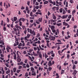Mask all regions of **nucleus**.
Returning <instances> with one entry per match:
<instances>
[{"instance_id":"17","label":"nucleus","mask_w":78,"mask_h":78,"mask_svg":"<svg viewBox=\"0 0 78 78\" xmlns=\"http://www.w3.org/2000/svg\"><path fill=\"white\" fill-rule=\"evenodd\" d=\"M52 41H55V37H54L51 36Z\"/></svg>"},{"instance_id":"20","label":"nucleus","mask_w":78,"mask_h":78,"mask_svg":"<svg viewBox=\"0 0 78 78\" xmlns=\"http://www.w3.org/2000/svg\"><path fill=\"white\" fill-rule=\"evenodd\" d=\"M27 31V29H26L24 30L23 32L25 34H26Z\"/></svg>"},{"instance_id":"64","label":"nucleus","mask_w":78,"mask_h":78,"mask_svg":"<svg viewBox=\"0 0 78 78\" xmlns=\"http://www.w3.org/2000/svg\"><path fill=\"white\" fill-rule=\"evenodd\" d=\"M22 46H23V47H24V46H25V43L22 44Z\"/></svg>"},{"instance_id":"37","label":"nucleus","mask_w":78,"mask_h":78,"mask_svg":"<svg viewBox=\"0 0 78 78\" xmlns=\"http://www.w3.org/2000/svg\"><path fill=\"white\" fill-rule=\"evenodd\" d=\"M39 22H42V18H39Z\"/></svg>"},{"instance_id":"54","label":"nucleus","mask_w":78,"mask_h":78,"mask_svg":"<svg viewBox=\"0 0 78 78\" xmlns=\"http://www.w3.org/2000/svg\"><path fill=\"white\" fill-rule=\"evenodd\" d=\"M65 13H66V11H65V10H64V9H63V10L62 13L63 14H65Z\"/></svg>"},{"instance_id":"34","label":"nucleus","mask_w":78,"mask_h":78,"mask_svg":"<svg viewBox=\"0 0 78 78\" xmlns=\"http://www.w3.org/2000/svg\"><path fill=\"white\" fill-rule=\"evenodd\" d=\"M16 68H14L13 69V70L14 72H16Z\"/></svg>"},{"instance_id":"41","label":"nucleus","mask_w":78,"mask_h":78,"mask_svg":"<svg viewBox=\"0 0 78 78\" xmlns=\"http://www.w3.org/2000/svg\"><path fill=\"white\" fill-rule=\"evenodd\" d=\"M25 76L27 77V76H28V73L27 72L26 73H25Z\"/></svg>"},{"instance_id":"32","label":"nucleus","mask_w":78,"mask_h":78,"mask_svg":"<svg viewBox=\"0 0 78 78\" xmlns=\"http://www.w3.org/2000/svg\"><path fill=\"white\" fill-rule=\"evenodd\" d=\"M7 48H8L9 49H10V50H11V47L9 46L8 45H7Z\"/></svg>"},{"instance_id":"9","label":"nucleus","mask_w":78,"mask_h":78,"mask_svg":"<svg viewBox=\"0 0 78 78\" xmlns=\"http://www.w3.org/2000/svg\"><path fill=\"white\" fill-rule=\"evenodd\" d=\"M17 61L18 62H20L21 61V59L20 58V57H17Z\"/></svg>"},{"instance_id":"23","label":"nucleus","mask_w":78,"mask_h":78,"mask_svg":"<svg viewBox=\"0 0 78 78\" xmlns=\"http://www.w3.org/2000/svg\"><path fill=\"white\" fill-rule=\"evenodd\" d=\"M17 18L16 17H14V20L15 22H16V20H17Z\"/></svg>"},{"instance_id":"43","label":"nucleus","mask_w":78,"mask_h":78,"mask_svg":"<svg viewBox=\"0 0 78 78\" xmlns=\"http://www.w3.org/2000/svg\"><path fill=\"white\" fill-rule=\"evenodd\" d=\"M30 16L32 17L33 16V12H31L30 13Z\"/></svg>"},{"instance_id":"38","label":"nucleus","mask_w":78,"mask_h":78,"mask_svg":"<svg viewBox=\"0 0 78 78\" xmlns=\"http://www.w3.org/2000/svg\"><path fill=\"white\" fill-rule=\"evenodd\" d=\"M11 75L12 76L13 75V71H12V70H11Z\"/></svg>"},{"instance_id":"49","label":"nucleus","mask_w":78,"mask_h":78,"mask_svg":"<svg viewBox=\"0 0 78 78\" xmlns=\"http://www.w3.org/2000/svg\"><path fill=\"white\" fill-rule=\"evenodd\" d=\"M15 27L17 29H18L19 27V26H18L17 25H15Z\"/></svg>"},{"instance_id":"22","label":"nucleus","mask_w":78,"mask_h":78,"mask_svg":"<svg viewBox=\"0 0 78 78\" xmlns=\"http://www.w3.org/2000/svg\"><path fill=\"white\" fill-rule=\"evenodd\" d=\"M73 69H75V68H76V66L75 65L73 64Z\"/></svg>"},{"instance_id":"19","label":"nucleus","mask_w":78,"mask_h":78,"mask_svg":"<svg viewBox=\"0 0 78 78\" xmlns=\"http://www.w3.org/2000/svg\"><path fill=\"white\" fill-rule=\"evenodd\" d=\"M17 32H18V33H17V35L20 34V32H22V31L19 30H17Z\"/></svg>"},{"instance_id":"12","label":"nucleus","mask_w":78,"mask_h":78,"mask_svg":"<svg viewBox=\"0 0 78 78\" xmlns=\"http://www.w3.org/2000/svg\"><path fill=\"white\" fill-rule=\"evenodd\" d=\"M51 61L50 60L48 62V65L50 67V66H51Z\"/></svg>"},{"instance_id":"5","label":"nucleus","mask_w":78,"mask_h":78,"mask_svg":"<svg viewBox=\"0 0 78 78\" xmlns=\"http://www.w3.org/2000/svg\"><path fill=\"white\" fill-rule=\"evenodd\" d=\"M78 73V71L74 69L73 70V73H72V75H76V73Z\"/></svg>"},{"instance_id":"39","label":"nucleus","mask_w":78,"mask_h":78,"mask_svg":"<svg viewBox=\"0 0 78 78\" xmlns=\"http://www.w3.org/2000/svg\"><path fill=\"white\" fill-rule=\"evenodd\" d=\"M48 69L49 71H51V69H52V68H51V67H49Z\"/></svg>"},{"instance_id":"21","label":"nucleus","mask_w":78,"mask_h":78,"mask_svg":"<svg viewBox=\"0 0 78 78\" xmlns=\"http://www.w3.org/2000/svg\"><path fill=\"white\" fill-rule=\"evenodd\" d=\"M57 20H51L50 21L51 23H53V22H56L57 21Z\"/></svg>"},{"instance_id":"11","label":"nucleus","mask_w":78,"mask_h":78,"mask_svg":"<svg viewBox=\"0 0 78 78\" xmlns=\"http://www.w3.org/2000/svg\"><path fill=\"white\" fill-rule=\"evenodd\" d=\"M37 54H38V55L39 56V57L40 58H42V55L41 54V52H39L38 53H37Z\"/></svg>"},{"instance_id":"28","label":"nucleus","mask_w":78,"mask_h":78,"mask_svg":"<svg viewBox=\"0 0 78 78\" xmlns=\"http://www.w3.org/2000/svg\"><path fill=\"white\" fill-rule=\"evenodd\" d=\"M58 53L59 54V55H61V53H62V52H61V51H58Z\"/></svg>"},{"instance_id":"48","label":"nucleus","mask_w":78,"mask_h":78,"mask_svg":"<svg viewBox=\"0 0 78 78\" xmlns=\"http://www.w3.org/2000/svg\"><path fill=\"white\" fill-rule=\"evenodd\" d=\"M45 58L46 59L47 57H48V56L46 54V53H45Z\"/></svg>"},{"instance_id":"61","label":"nucleus","mask_w":78,"mask_h":78,"mask_svg":"<svg viewBox=\"0 0 78 78\" xmlns=\"http://www.w3.org/2000/svg\"><path fill=\"white\" fill-rule=\"evenodd\" d=\"M70 2L71 3H73V1L72 0H70Z\"/></svg>"},{"instance_id":"6","label":"nucleus","mask_w":78,"mask_h":78,"mask_svg":"<svg viewBox=\"0 0 78 78\" xmlns=\"http://www.w3.org/2000/svg\"><path fill=\"white\" fill-rule=\"evenodd\" d=\"M67 17H68V15H63L62 17V19H66Z\"/></svg>"},{"instance_id":"2","label":"nucleus","mask_w":78,"mask_h":78,"mask_svg":"<svg viewBox=\"0 0 78 78\" xmlns=\"http://www.w3.org/2000/svg\"><path fill=\"white\" fill-rule=\"evenodd\" d=\"M27 31L28 33H30V34H34L33 36H35V32H34V30L32 31V29H30L29 28H27Z\"/></svg>"},{"instance_id":"40","label":"nucleus","mask_w":78,"mask_h":78,"mask_svg":"<svg viewBox=\"0 0 78 78\" xmlns=\"http://www.w3.org/2000/svg\"><path fill=\"white\" fill-rule=\"evenodd\" d=\"M29 64L30 66H33V64H32L30 62H29Z\"/></svg>"},{"instance_id":"14","label":"nucleus","mask_w":78,"mask_h":78,"mask_svg":"<svg viewBox=\"0 0 78 78\" xmlns=\"http://www.w3.org/2000/svg\"><path fill=\"white\" fill-rule=\"evenodd\" d=\"M1 71L2 72V74L4 75V73H5V71H4L3 68L2 67V68Z\"/></svg>"},{"instance_id":"25","label":"nucleus","mask_w":78,"mask_h":78,"mask_svg":"<svg viewBox=\"0 0 78 78\" xmlns=\"http://www.w3.org/2000/svg\"><path fill=\"white\" fill-rule=\"evenodd\" d=\"M15 43H16L17 45H18L19 44V42L18 41V40H16L15 41Z\"/></svg>"},{"instance_id":"58","label":"nucleus","mask_w":78,"mask_h":78,"mask_svg":"<svg viewBox=\"0 0 78 78\" xmlns=\"http://www.w3.org/2000/svg\"><path fill=\"white\" fill-rule=\"evenodd\" d=\"M30 36V34H27V38H29Z\"/></svg>"},{"instance_id":"16","label":"nucleus","mask_w":78,"mask_h":78,"mask_svg":"<svg viewBox=\"0 0 78 78\" xmlns=\"http://www.w3.org/2000/svg\"><path fill=\"white\" fill-rule=\"evenodd\" d=\"M37 53H40L39 51H40V49H39V48L38 47H37Z\"/></svg>"},{"instance_id":"10","label":"nucleus","mask_w":78,"mask_h":78,"mask_svg":"<svg viewBox=\"0 0 78 78\" xmlns=\"http://www.w3.org/2000/svg\"><path fill=\"white\" fill-rule=\"evenodd\" d=\"M52 17H53V19H54L55 20V19H56V16H55V14H54V13H53L52 14Z\"/></svg>"},{"instance_id":"57","label":"nucleus","mask_w":78,"mask_h":78,"mask_svg":"<svg viewBox=\"0 0 78 78\" xmlns=\"http://www.w3.org/2000/svg\"><path fill=\"white\" fill-rule=\"evenodd\" d=\"M49 2L50 3H51L52 4L53 3V2L51 1V0H50Z\"/></svg>"},{"instance_id":"42","label":"nucleus","mask_w":78,"mask_h":78,"mask_svg":"<svg viewBox=\"0 0 78 78\" xmlns=\"http://www.w3.org/2000/svg\"><path fill=\"white\" fill-rule=\"evenodd\" d=\"M71 17H72V15H69L68 16V19H70V18H71Z\"/></svg>"},{"instance_id":"26","label":"nucleus","mask_w":78,"mask_h":78,"mask_svg":"<svg viewBox=\"0 0 78 78\" xmlns=\"http://www.w3.org/2000/svg\"><path fill=\"white\" fill-rule=\"evenodd\" d=\"M13 59H15V60H16V59H17V58H16V55H14L13 56Z\"/></svg>"},{"instance_id":"50","label":"nucleus","mask_w":78,"mask_h":78,"mask_svg":"<svg viewBox=\"0 0 78 78\" xmlns=\"http://www.w3.org/2000/svg\"><path fill=\"white\" fill-rule=\"evenodd\" d=\"M22 66H19L18 69H22Z\"/></svg>"},{"instance_id":"18","label":"nucleus","mask_w":78,"mask_h":78,"mask_svg":"<svg viewBox=\"0 0 78 78\" xmlns=\"http://www.w3.org/2000/svg\"><path fill=\"white\" fill-rule=\"evenodd\" d=\"M27 38H28L26 36L24 37V39H25V40H26V41H29V40L27 39Z\"/></svg>"},{"instance_id":"29","label":"nucleus","mask_w":78,"mask_h":78,"mask_svg":"<svg viewBox=\"0 0 78 78\" xmlns=\"http://www.w3.org/2000/svg\"><path fill=\"white\" fill-rule=\"evenodd\" d=\"M9 73H10V70H9V69L6 72V74H8Z\"/></svg>"},{"instance_id":"31","label":"nucleus","mask_w":78,"mask_h":78,"mask_svg":"<svg viewBox=\"0 0 78 78\" xmlns=\"http://www.w3.org/2000/svg\"><path fill=\"white\" fill-rule=\"evenodd\" d=\"M67 58L68 59H69V58H70V55H69V54H67Z\"/></svg>"},{"instance_id":"1","label":"nucleus","mask_w":78,"mask_h":78,"mask_svg":"<svg viewBox=\"0 0 78 78\" xmlns=\"http://www.w3.org/2000/svg\"><path fill=\"white\" fill-rule=\"evenodd\" d=\"M51 29L53 33H55V35H58V34H59V30L57 29L56 30L55 29V26H51Z\"/></svg>"},{"instance_id":"35","label":"nucleus","mask_w":78,"mask_h":78,"mask_svg":"<svg viewBox=\"0 0 78 78\" xmlns=\"http://www.w3.org/2000/svg\"><path fill=\"white\" fill-rule=\"evenodd\" d=\"M33 10L32 11L33 12H36V9H35V8H34L33 9Z\"/></svg>"},{"instance_id":"56","label":"nucleus","mask_w":78,"mask_h":78,"mask_svg":"<svg viewBox=\"0 0 78 78\" xmlns=\"http://www.w3.org/2000/svg\"><path fill=\"white\" fill-rule=\"evenodd\" d=\"M37 48L36 47H34V50L35 51H36V50H37Z\"/></svg>"},{"instance_id":"36","label":"nucleus","mask_w":78,"mask_h":78,"mask_svg":"<svg viewBox=\"0 0 78 78\" xmlns=\"http://www.w3.org/2000/svg\"><path fill=\"white\" fill-rule=\"evenodd\" d=\"M62 10H63V9L62 8L60 9H59L60 12L61 13V12H62Z\"/></svg>"},{"instance_id":"24","label":"nucleus","mask_w":78,"mask_h":78,"mask_svg":"<svg viewBox=\"0 0 78 78\" xmlns=\"http://www.w3.org/2000/svg\"><path fill=\"white\" fill-rule=\"evenodd\" d=\"M61 25H62L61 23H57L56 24V25L57 26H58V27H60V26H61Z\"/></svg>"},{"instance_id":"3","label":"nucleus","mask_w":78,"mask_h":78,"mask_svg":"<svg viewBox=\"0 0 78 78\" xmlns=\"http://www.w3.org/2000/svg\"><path fill=\"white\" fill-rule=\"evenodd\" d=\"M26 19H25L23 18H21L19 19V21L20 22L21 20L22 22H24L25 21V20H26Z\"/></svg>"},{"instance_id":"15","label":"nucleus","mask_w":78,"mask_h":78,"mask_svg":"<svg viewBox=\"0 0 78 78\" xmlns=\"http://www.w3.org/2000/svg\"><path fill=\"white\" fill-rule=\"evenodd\" d=\"M63 25H65V26H67L68 25V23H67L65 22H63Z\"/></svg>"},{"instance_id":"45","label":"nucleus","mask_w":78,"mask_h":78,"mask_svg":"<svg viewBox=\"0 0 78 78\" xmlns=\"http://www.w3.org/2000/svg\"><path fill=\"white\" fill-rule=\"evenodd\" d=\"M28 9H29V8H28V6H26V11H28V10H29Z\"/></svg>"},{"instance_id":"63","label":"nucleus","mask_w":78,"mask_h":78,"mask_svg":"<svg viewBox=\"0 0 78 78\" xmlns=\"http://www.w3.org/2000/svg\"><path fill=\"white\" fill-rule=\"evenodd\" d=\"M18 46L21 47V46H22V43H20V44L18 45Z\"/></svg>"},{"instance_id":"62","label":"nucleus","mask_w":78,"mask_h":78,"mask_svg":"<svg viewBox=\"0 0 78 78\" xmlns=\"http://www.w3.org/2000/svg\"><path fill=\"white\" fill-rule=\"evenodd\" d=\"M71 21L73 22L74 21V17H73L71 19Z\"/></svg>"},{"instance_id":"55","label":"nucleus","mask_w":78,"mask_h":78,"mask_svg":"<svg viewBox=\"0 0 78 78\" xmlns=\"http://www.w3.org/2000/svg\"><path fill=\"white\" fill-rule=\"evenodd\" d=\"M6 27H3V30L4 31H6Z\"/></svg>"},{"instance_id":"27","label":"nucleus","mask_w":78,"mask_h":78,"mask_svg":"<svg viewBox=\"0 0 78 78\" xmlns=\"http://www.w3.org/2000/svg\"><path fill=\"white\" fill-rule=\"evenodd\" d=\"M31 71H34V69L33 68V67H31Z\"/></svg>"},{"instance_id":"30","label":"nucleus","mask_w":78,"mask_h":78,"mask_svg":"<svg viewBox=\"0 0 78 78\" xmlns=\"http://www.w3.org/2000/svg\"><path fill=\"white\" fill-rule=\"evenodd\" d=\"M22 27L23 28V30H25L26 29H27V28H26V27H25V26H22Z\"/></svg>"},{"instance_id":"44","label":"nucleus","mask_w":78,"mask_h":78,"mask_svg":"<svg viewBox=\"0 0 78 78\" xmlns=\"http://www.w3.org/2000/svg\"><path fill=\"white\" fill-rule=\"evenodd\" d=\"M76 12V11H75V10H74L73 12H72V14H74V13H75V12Z\"/></svg>"},{"instance_id":"8","label":"nucleus","mask_w":78,"mask_h":78,"mask_svg":"<svg viewBox=\"0 0 78 78\" xmlns=\"http://www.w3.org/2000/svg\"><path fill=\"white\" fill-rule=\"evenodd\" d=\"M13 30H14L15 31H16L15 34H16V35H17V31H19V29H16L15 28H13Z\"/></svg>"},{"instance_id":"46","label":"nucleus","mask_w":78,"mask_h":78,"mask_svg":"<svg viewBox=\"0 0 78 78\" xmlns=\"http://www.w3.org/2000/svg\"><path fill=\"white\" fill-rule=\"evenodd\" d=\"M65 71L64 70H62L61 71V74H63V73H64Z\"/></svg>"},{"instance_id":"51","label":"nucleus","mask_w":78,"mask_h":78,"mask_svg":"<svg viewBox=\"0 0 78 78\" xmlns=\"http://www.w3.org/2000/svg\"><path fill=\"white\" fill-rule=\"evenodd\" d=\"M26 67L27 68H29V67H30V66H29V64H27Z\"/></svg>"},{"instance_id":"52","label":"nucleus","mask_w":78,"mask_h":78,"mask_svg":"<svg viewBox=\"0 0 78 78\" xmlns=\"http://www.w3.org/2000/svg\"><path fill=\"white\" fill-rule=\"evenodd\" d=\"M19 53V51H18L16 52V54H17V57H20V56H19V53Z\"/></svg>"},{"instance_id":"53","label":"nucleus","mask_w":78,"mask_h":78,"mask_svg":"<svg viewBox=\"0 0 78 78\" xmlns=\"http://www.w3.org/2000/svg\"><path fill=\"white\" fill-rule=\"evenodd\" d=\"M35 23L37 24H39V23H40V22L39 21H36Z\"/></svg>"},{"instance_id":"7","label":"nucleus","mask_w":78,"mask_h":78,"mask_svg":"<svg viewBox=\"0 0 78 78\" xmlns=\"http://www.w3.org/2000/svg\"><path fill=\"white\" fill-rule=\"evenodd\" d=\"M46 0H43V2H44V5H47V4H48V1H46Z\"/></svg>"},{"instance_id":"59","label":"nucleus","mask_w":78,"mask_h":78,"mask_svg":"<svg viewBox=\"0 0 78 78\" xmlns=\"http://www.w3.org/2000/svg\"><path fill=\"white\" fill-rule=\"evenodd\" d=\"M19 22H20L19 24H20V26H22V22L19 21Z\"/></svg>"},{"instance_id":"4","label":"nucleus","mask_w":78,"mask_h":78,"mask_svg":"<svg viewBox=\"0 0 78 78\" xmlns=\"http://www.w3.org/2000/svg\"><path fill=\"white\" fill-rule=\"evenodd\" d=\"M66 7H68V2H66V0H64V2H63V4L64 5H66Z\"/></svg>"},{"instance_id":"33","label":"nucleus","mask_w":78,"mask_h":78,"mask_svg":"<svg viewBox=\"0 0 78 78\" xmlns=\"http://www.w3.org/2000/svg\"><path fill=\"white\" fill-rule=\"evenodd\" d=\"M64 66H66V65H68V63H66V62H65L63 64Z\"/></svg>"},{"instance_id":"13","label":"nucleus","mask_w":78,"mask_h":78,"mask_svg":"<svg viewBox=\"0 0 78 78\" xmlns=\"http://www.w3.org/2000/svg\"><path fill=\"white\" fill-rule=\"evenodd\" d=\"M32 73H31V75L32 76H36V72L34 71H32Z\"/></svg>"},{"instance_id":"47","label":"nucleus","mask_w":78,"mask_h":78,"mask_svg":"<svg viewBox=\"0 0 78 78\" xmlns=\"http://www.w3.org/2000/svg\"><path fill=\"white\" fill-rule=\"evenodd\" d=\"M58 48L57 49V50H59V49H60V47H59L60 46V45H58Z\"/></svg>"},{"instance_id":"60","label":"nucleus","mask_w":78,"mask_h":78,"mask_svg":"<svg viewBox=\"0 0 78 78\" xmlns=\"http://www.w3.org/2000/svg\"><path fill=\"white\" fill-rule=\"evenodd\" d=\"M35 8L37 9H39V6H36Z\"/></svg>"}]
</instances>
